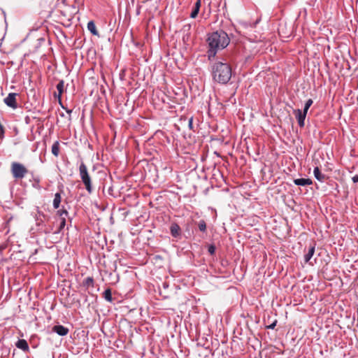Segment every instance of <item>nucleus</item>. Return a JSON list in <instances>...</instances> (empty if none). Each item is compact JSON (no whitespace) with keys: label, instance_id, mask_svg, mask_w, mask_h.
Wrapping results in <instances>:
<instances>
[{"label":"nucleus","instance_id":"obj_1","mask_svg":"<svg viewBox=\"0 0 358 358\" xmlns=\"http://www.w3.org/2000/svg\"><path fill=\"white\" fill-rule=\"evenodd\" d=\"M207 41L209 47L208 57L211 60L215 57L217 50H222L229 45L230 39L226 32L220 30L210 34Z\"/></svg>","mask_w":358,"mask_h":358},{"label":"nucleus","instance_id":"obj_2","mask_svg":"<svg viewBox=\"0 0 358 358\" xmlns=\"http://www.w3.org/2000/svg\"><path fill=\"white\" fill-rule=\"evenodd\" d=\"M212 76L215 81L221 83H227L231 78V69L227 62H217L212 66Z\"/></svg>","mask_w":358,"mask_h":358},{"label":"nucleus","instance_id":"obj_3","mask_svg":"<svg viewBox=\"0 0 358 358\" xmlns=\"http://www.w3.org/2000/svg\"><path fill=\"white\" fill-rule=\"evenodd\" d=\"M79 175L87 192L91 194L93 192L91 177L88 173L87 166L83 162L79 166Z\"/></svg>","mask_w":358,"mask_h":358},{"label":"nucleus","instance_id":"obj_4","mask_svg":"<svg viewBox=\"0 0 358 358\" xmlns=\"http://www.w3.org/2000/svg\"><path fill=\"white\" fill-rule=\"evenodd\" d=\"M11 173L15 179H22L28 173L27 168L19 162H13L11 164Z\"/></svg>","mask_w":358,"mask_h":358},{"label":"nucleus","instance_id":"obj_5","mask_svg":"<svg viewBox=\"0 0 358 358\" xmlns=\"http://www.w3.org/2000/svg\"><path fill=\"white\" fill-rule=\"evenodd\" d=\"M16 93H10L4 99V103L9 107L13 109H16L17 108V103L16 102Z\"/></svg>","mask_w":358,"mask_h":358},{"label":"nucleus","instance_id":"obj_6","mask_svg":"<svg viewBox=\"0 0 358 358\" xmlns=\"http://www.w3.org/2000/svg\"><path fill=\"white\" fill-rule=\"evenodd\" d=\"M294 114L296 116L299 126L300 127H303L305 125V119H306L307 113H305L304 111H302L300 109H296L294 110Z\"/></svg>","mask_w":358,"mask_h":358},{"label":"nucleus","instance_id":"obj_7","mask_svg":"<svg viewBox=\"0 0 358 358\" xmlns=\"http://www.w3.org/2000/svg\"><path fill=\"white\" fill-rule=\"evenodd\" d=\"M52 331L59 336H66L69 333V329L62 325H55L52 327Z\"/></svg>","mask_w":358,"mask_h":358},{"label":"nucleus","instance_id":"obj_8","mask_svg":"<svg viewBox=\"0 0 358 358\" xmlns=\"http://www.w3.org/2000/svg\"><path fill=\"white\" fill-rule=\"evenodd\" d=\"M171 234L174 238H178L180 236V227L176 223L171 224L170 227Z\"/></svg>","mask_w":358,"mask_h":358},{"label":"nucleus","instance_id":"obj_9","mask_svg":"<svg viewBox=\"0 0 358 358\" xmlns=\"http://www.w3.org/2000/svg\"><path fill=\"white\" fill-rule=\"evenodd\" d=\"M294 183L298 186L310 185L313 181L310 178H297L293 180Z\"/></svg>","mask_w":358,"mask_h":358},{"label":"nucleus","instance_id":"obj_10","mask_svg":"<svg viewBox=\"0 0 358 358\" xmlns=\"http://www.w3.org/2000/svg\"><path fill=\"white\" fill-rule=\"evenodd\" d=\"M201 0H196V1L194 3V6L192 8V10L190 13L191 18H195L198 15V13L199 12L200 8H201Z\"/></svg>","mask_w":358,"mask_h":358},{"label":"nucleus","instance_id":"obj_11","mask_svg":"<svg viewBox=\"0 0 358 358\" xmlns=\"http://www.w3.org/2000/svg\"><path fill=\"white\" fill-rule=\"evenodd\" d=\"M314 176L320 182H324L326 179V176L320 172V169L316 166L313 170Z\"/></svg>","mask_w":358,"mask_h":358},{"label":"nucleus","instance_id":"obj_12","mask_svg":"<svg viewBox=\"0 0 358 358\" xmlns=\"http://www.w3.org/2000/svg\"><path fill=\"white\" fill-rule=\"evenodd\" d=\"M16 347L19 349H21L24 351H27L29 350V345L27 342L24 339H20L17 341L15 344Z\"/></svg>","mask_w":358,"mask_h":358},{"label":"nucleus","instance_id":"obj_13","mask_svg":"<svg viewBox=\"0 0 358 358\" xmlns=\"http://www.w3.org/2000/svg\"><path fill=\"white\" fill-rule=\"evenodd\" d=\"M64 82L63 80H59L58 84L57 85L56 87L58 91V94H55V96H57L59 100L60 101L62 94L64 91Z\"/></svg>","mask_w":358,"mask_h":358},{"label":"nucleus","instance_id":"obj_14","mask_svg":"<svg viewBox=\"0 0 358 358\" xmlns=\"http://www.w3.org/2000/svg\"><path fill=\"white\" fill-rule=\"evenodd\" d=\"M61 201H62L61 194L59 192H57L55 194V197L53 199L52 205H53L54 208H55V209L59 208Z\"/></svg>","mask_w":358,"mask_h":358},{"label":"nucleus","instance_id":"obj_15","mask_svg":"<svg viewBox=\"0 0 358 358\" xmlns=\"http://www.w3.org/2000/svg\"><path fill=\"white\" fill-rule=\"evenodd\" d=\"M315 253V245H312L309 248L308 252L304 255V260L306 262H308Z\"/></svg>","mask_w":358,"mask_h":358},{"label":"nucleus","instance_id":"obj_16","mask_svg":"<svg viewBox=\"0 0 358 358\" xmlns=\"http://www.w3.org/2000/svg\"><path fill=\"white\" fill-rule=\"evenodd\" d=\"M87 29L94 36H98L99 33L96 29L95 24L93 21H90L87 23Z\"/></svg>","mask_w":358,"mask_h":358},{"label":"nucleus","instance_id":"obj_17","mask_svg":"<svg viewBox=\"0 0 358 358\" xmlns=\"http://www.w3.org/2000/svg\"><path fill=\"white\" fill-rule=\"evenodd\" d=\"M52 153L55 157H57L59 153V142L55 141L52 145Z\"/></svg>","mask_w":358,"mask_h":358},{"label":"nucleus","instance_id":"obj_18","mask_svg":"<svg viewBox=\"0 0 358 358\" xmlns=\"http://www.w3.org/2000/svg\"><path fill=\"white\" fill-rule=\"evenodd\" d=\"M103 296L107 301L112 302L113 297L110 289H106L103 293Z\"/></svg>","mask_w":358,"mask_h":358},{"label":"nucleus","instance_id":"obj_19","mask_svg":"<svg viewBox=\"0 0 358 358\" xmlns=\"http://www.w3.org/2000/svg\"><path fill=\"white\" fill-rule=\"evenodd\" d=\"M83 285L85 287H93L94 286V279L92 277H87L86 278L83 282Z\"/></svg>","mask_w":358,"mask_h":358},{"label":"nucleus","instance_id":"obj_20","mask_svg":"<svg viewBox=\"0 0 358 358\" xmlns=\"http://www.w3.org/2000/svg\"><path fill=\"white\" fill-rule=\"evenodd\" d=\"M57 215L59 217V220L62 218L66 220V217L68 216L69 213L65 209H60L57 211Z\"/></svg>","mask_w":358,"mask_h":358},{"label":"nucleus","instance_id":"obj_21","mask_svg":"<svg viewBox=\"0 0 358 358\" xmlns=\"http://www.w3.org/2000/svg\"><path fill=\"white\" fill-rule=\"evenodd\" d=\"M199 229L202 232L206 231V223L203 220H201L198 223Z\"/></svg>","mask_w":358,"mask_h":358},{"label":"nucleus","instance_id":"obj_22","mask_svg":"<svg viewBox=\"0 0 358 358\" xmlns=\"http://www.w3.org/2000/svg\"><path fill=\"white\" fill-rule=\"evenodd\" d=\"M313 101L311 99H309L306 101V102L305 103V106H304V108H303V110L305 113H308V110L309 109V108L311 106V105L313 104Z\"/></svg>","mask_w":358,"mask_h":358},{"label":"nucleus","instance_id":"obj_23","mask_svg":"<svg viewBox=\"0 0 358 358\" xmlns=\"http://www.w3.org/2000/svg\"><path fill=\"white\" fill-rule=\"evenodd\" d=\"M65 226H66V220L62 218V220H60L58 230L55 233L57 234V233L61 232Z\"/></svg>","mask_w":358,"mask_h":358},{"label":"nucleus","instance_id":"obj_24","mask_svg":"<svg viewBox=\"0 0 358 358\" xmlns=\"http://www.w3.org/2000/svg\"><path fill=\"white\" fill-rule=\"evenodd\" d=\"M215 250H216L215 246L214 245H213V244H212V245H208V252H209L211 255H214V254H215Z\"/></svg>","mask_w":358,"mask_h":358},{"label":"nucleus","instance_id":"obj_25","mask_svg":"<svg viewBox=\"0 0 358 358\" xmlns=\"http://www.w3.org/2000/svg\"><path fill=\"white\" fill-rule=\"evenodd\" d=\"M188 126H189V129H192V127H193V118L192 117L189 119Z\"/></svg>","mask_w":358,"mask_h":358},{"label":"nucleus","instance_id":"obj_26","mask_svg":"<svg viewBox=\"0 0 358 358\" xmlns=\"http://www.w3.org/2000/svg\"><path fill=\"white\" fill-rule=\"evenodd\" d=\"M276 323H277V321H275L273 323H272L271 324L268 325L267 327L268 329H273L275 328V325H276Z\"/></svg>","mask_w":358,"mask_h":358},{"label":"nucleus","instance_id":"obj_27","mask_svg":"<svg viewBox=\"0 0 358 358\" xmlns=\"http://www.w3.org/2000/svg\"><path fill=\"white\" fill-rule=\"evenodd\" d=\"M352 180L353 182L356 183L358 182V175H355L352 178Z\"/></svg>","mask_w":358,"mask_h":358},{"label":"nucleus","instance_id":"obj_28","mask_svg":"<svg viewBox=\"0 0 358 358\" xmlns=\"http://www.w3.org/2000/svg\"><path fill=\"white\" fill-rule=\"evenodd\" d=\"M66 111L67 113L71 114L72 113V110L66 108Z\"/></svg>","mask_w":358,"mask_h":358},{"label":"nucleus","instance_id":"obj_29","mask_svg":"<svg viewBox=\"0 0 358 358\" xmlns=\"http://www.w3.org/2000/svg\"><path fill=\"white\" fill-rule=\"evenodd\" d=\"M3 132L2 133V132L1 131V133H0V138H3Z\"/></svg>","mask_w":358,"mask_h":358},{"label":"nucleus","instance_id":"obj_30","mask_svg":"<svg viewBox=\"0 0 358 358\" xmlns=\"http://www.w3.org/2000/svg\"><path fill=\"white\" fill-rule=\"evenodd\" d=\"M357 103H358V96H357Z\"/></svg>","mask_w":358,"mask_h":358}]
</instances>
